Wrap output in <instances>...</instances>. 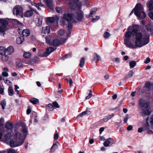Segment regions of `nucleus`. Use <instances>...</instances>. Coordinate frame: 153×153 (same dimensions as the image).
Returning <instances> with one entry per match:
<instances>
[{
  "mask_svg": "<svg viewBox=\"0 0 153 153\" xmlns=\"http://www.w3.org/2000/svg\"><path fill=\"white\" fill-rule=\"evenodd\" d=\"M21 126L22 128L21 131L23 134L19 132L15 131V133L13 134L14 140L11 139L10 140V146L11 147L20 146L22 145L24 142L28 132V129L26 125L23 123H21Z\"/></svg>",
  "mask_w": 153,
  "mask_h": 153,
  "instance_id": "1",
  "label": "nucleus"
},
{
  "mask_svg": "<svg viewBox=\"0 0 153 153\" xmlns=\"http://www.w3.org/2000/svg\"><path fill=\"white\" fill-rule=\"evenodd\" d=\"M138 30L133 29L134 30L133 35H135L136 40L135 42V46H134L133 44L131 43L128 39H124V44L126 47L134 49L137 47H141L143 46V45H141V43L143 36L141 33L138 32Z\"/></svg>",
  "mask_w": 153,
  "mask_h": 153,
  "instance_id": "2",
  "label": "nucleus"
},
{
  "mask_svg": "<svg viewBox=\"0 0 153 153\" xmlns=\"http://www.w3.org/2000/svg\"><path fill=\"white\" fill-rule=\"evenodd\" d=\"M139 108L142 110V114L143 116H148L151 114L149 108L150 107L149 103L144 100L141 99L139 100Z\"/></svg>",
  "mask_w": 153,
  "mask_h": 153,
  "instance_id": "3",
  "label": "nucleus"
},
{
  "mask_svg": "<svg viewBox=\"0 0 153 153\" xmlns=\"http://www.w3.org/2000/svg\"><path fill=\"white\" fill-rule=\"evenodd\" d=\"M64 29H59L57 32L59 35L53 41L52 45L54 46L58 47L61 45H62L66 42L67 39L65 38L61 37L59 36H62L64 34Z\"/></svg>",
  "mask_w": 153,
  "mask_h": 153,
  "instance_id": "4",
  "label": "nucleus"
},
{
  "mask_svg": "<svg viewBox=\"0 0 153 153\" xmlns=\"http://www.w3.org/2000/svg\"><path fill=\"white\" fill-rule=\"evenodd\" d=\"M134 14L139 19H143L146 16V15L143 11V5L140 3L137 4L135 7Z\"/></svg>",
  "mask_w": 153,
  "mask_h": 153,
  "instance_id": "5",
  "label": "nucleus"
},
{
  "mask_svg": "<svg viewBox=\"0 0 153 153\" xmlns=\"http://www.w3.org/2000/svg\"><path fill=\"white\" fill-rule=\"evenodd\" d=\"M13 11L14 15L22 17L23 16L22 7L19 6H16L13 9Z\"/></svg>",
  "mask_w": 153,
  "mask_h": 153,
  "instance_id": "6",
  "label": "nucleus"
},
{
  "mask_svg": "<svg viewBox=\"0 0 153 153\" xmlns=\"http://www.w3.org/2000/svg\"><path fill=\"white\" fill-rule=\"evenodd\" d=\"M150 34L147 32H145L142 39L141 45H145L148 44L150 42Z\"/></svg>",
  "mask_w": 153,
  "mask_h": 153,
  "instance_id": "7",
  "label": "nucleus"
},
{
  "mask_svg": "<svg viewBox=\"0 0 153 153\" xmlns=\"http://www.w3.org/2000/svg\"><path fill=\"white\" fill-rule=\"evenodd\" d=\"M8 22L5 19H0V29L7 28Z\"/></svg>",
  "mask_w": 153,
  "mask_h": 153,
  "instance_id": "8",
  "label": "nucleus"
},
{
  "mask_svg": "<svg viewBox=\"0 0 153 153\" xmlns=\"http://www.w3.org/2000/svg\"><path fill=\"white\" fill-rule=\"evenodd\" d=\"M114 143V141L113 138H109L105 140V142L103 143V145L106 147H108L109 145L111 143V146Z\"/></svg>",
  "mask_w": 153,
  "mask_h": 153,
  "instance_id": "9",
  "label": "nucleus"
},
{
  "mask_svg": "<svg viewBox=\"0 0 153 153\" xmlns=\"http://www.w3.org/2000/svg\"><path fill=\"white\" fill-rule=\"evenodd\" d=\"M12 136V134L10 133H8L7 134H5L3 139V141L6 143H9L10 145V140L12 139H10V138Z\"/></svg>",
  "mask_w": 153,
  "mask_h": 153,
  "instance_id": "10",
  "label": "nucleus"
},
{
  "mask_svg": "<svg viewBox=\"0 0 153 153\" xmlns=\"http://www.w3.org/2000/svg\"><path fill=\"white\" fill-rule=\"evenodd\" d=\"M91 114V111H90L86 110L85 111H83L82 112V113L79 114L76 117V119H77L79 117H82L85 115H90Z\"/></svg>",
  "mask_w": 153,
  "mask_h": 153,
  "instance_id": "11",
  "label": "nucleus"
},
{
  "mask_svg": "<svg viewBox=\"0 0 153 153\" xmlns=\"http://www.w3.org/2000/svg\"><path fill=\"white\" fill-rule=\"evenodd\" d=\"M24 38L23 36H20L16 38V42L18 44H22L24 41Z\"/></svg>",
  "mask_w": 153,
  "mask_h": 153,
  "instance_id": "12",
  "label": "nucleus"
},
{
  "mask_svg": "<svg viewBox=\"0 0 153 153\" xmlns=\"http://www.w3.org/2000/svg\"><path fill=\"white\" fill-rule=\"evenodd\" d=\"M6 52L9 54H11L14 51V49L13 47L9 46L6 49Z\"/></svg>",
  "mask_w": 153,
  "mask_h": 153,
  "instance_id": "13",
  "label": "nucleus"
},
{
  "mask_svg": "<svg viewBox=\"0 0 153 153\" xmlns=\"http://www.w3.org/2000/svg\"><path fill=\"white\" fill-rule=\"evenodd\" d=\"M59 143L58 141H56L55 143H53L51 150V152H53L55 150V149H57Z\"/></svg>",
  "mask_w": 153,
  "mask_h": 153,
  "instance_id": "14",
  "label": "nucleus"
},
{
  "mask_svg": "<svg viewBox=\"0 0 153 153\" xmlns=\"http://www.w3.org/2000/svg\"><path fill=\"white\" fill-rule=\"evenodd\" d=\"M146 4L149 10L151 11L153 10V0H151L148 1Z\"/></svg>",
  "mask_w": 153,
  "mask_h": 153,
  "instance_id": "15",
  "label": "nucleus"
},
{
  "mask_svg": "<svg viewBox=\"0 0 153 153\" xmlns=\"http://www.w3.org/2000/svg\"><path fill=\"white\" fill-rule=\"evenodd\" d=\"M129 29H127V31L126 32L125 34V37L126 38H129L132 35H133L134 32L133 31L134 30L132 29L131 31H129L128 30Z\"/></svg>",
  "mask_w": 153,
  "mask_h": 153,
  "instance_id": "16",
  "label": "nucleus"
},
{
  "mask_svg": "<svg viewBox=\"0 0 153 153\" xmlns=\"http://www.w3.org/2000/svg\"><path fill=\"white\" fill-rule=\"evenodd\" d=\"M30 33L29 29H23L22 31V34L23 36H29Z\"/></svg>",
  "mask_w": 153,
  "mask_h": 153,
  "instance_id": "17",
  "label": "nucleus"
},
{
  "mask_svg": "<svg viewBox=\"0 0 153 153\" xmlns=\"http://www.w3.org/2000/svg\"><path fill=\"white\" fill-rule=\"evenodd\" d=\"M13 123L9 122H7L6 123L5 128L8 130H10L13 128Z\"/></svg>",
  "mask_w": 153,
  "mask_h": 153,
  "instance_id": "18",
  "label": "nucleus"
},
{
  "mask_svg": "<svg viewBox=\"0 0 153 153\" xmlns=\"http://www.w3.org/2000/svg\"><path fill=\"white\" fill-rule=\"evenodd\" d=\"M13 21L14 23L18 26L19 28H23L24 27V25L22 23L18 21L16 19H14Z\"/></svg>",
  "mask_w": 153,
  "mask_h": 153,
  "instance_id": "19",
  "label": "nucleus"
},
{
  "mask_svg": "<svg viewBox=\"0 0 153 153\" xmlns=\"http://www.w3.org/2000/svg\"><path fill=\"white\" fill-rule=\"evenodd\" d=\"M33 14V11L31 10H28L24 14V16L26 17H29L31 16Z\"/></svg>",
  "mask_w": 153,
  "mask_h": 153,
  "instance_id": "20",
  "label": "nucleus"
},
{
  "mask_svg": "<svg viewBox=\"0 0 153 153\" xmlns=\"http://www.w3.org/2000/svg\"><path fill=\"white\" fill-rule=\"evenodd\" d=\"M38 56L40 57H46L48 56V48L46 49V51L43 53H40L38 54Z\"/></svg>",
  "mask_w": 153,
  "mask_h": 153,
  "instance_id": "21",
  "label": "nucleus"
},
{
  "mask_svg": "<svg viewBox=\"0 0 153 153\" xmlns=\"http://www.w3.org/2000/svg\"><path fill=\"white\" fill-rule=\"evenodd\" d=\"M16 66L17 68L21 69L23 67L22 63L21 61H18L16 62Z\"/></svg>",
  "mask_w": 153,
  "mask_h": 153,
  "instance_id": "22",
  "label": "nucleus"
},
{
  "mask_svg": "<svg viewBox=\"0 0 153 153\" xmlns=\"http://www.w3.org/2000/svg\"><path fill=\"white\" fill-rule=\"evenodd\" d=\"M48 22L51 23L55 22L56 25L58 24L57 20L54 17L48 18Z\"/></svg>",
  "mask_w": 153,
  "mask_h": 153,
  "instance_id": "23",
  "label": "nucleus"
},
{
  "mask_svg": "<svg viewBox=\"0 0 153 153\" xmlns=\"http://www.w3.org/2000/svg\"><path fill=\"white\" fill-rule=\"evenodd\" d=\"M32 5L36 7L39 10H40L41 9V8L39 7L40 6L43 7L44 6V5L42 3V2H41L40 3L38 4L34 3Z\"/></svg>",
  "mask_w": 153,
  "mask_h": 153,
  "instance_id": "24",
  "label": "nucleus"
},
{
  "mask_svg": "<svg viewBox=\"0 0 153 153\" xmlns=\"http://www.w3.org/2000/svg\"><path fill=\"white\" fill-rule=\"evenodd\" d=\"M94 54H95V55L94 56V58L92 60L93 61H95L96 60L97 61L101 60V58L99 55L96 53H95Z\"/></svg>",
  "mask_w": 153,
  "mask_h": 153,
  "instance_id": "25",
  "label": "nucleus"
},
{
  "mask_svg": "<svg viewBox=\"0 0 153 153\" xmlns=\"http://www.w3.org/2000/svg\"><path fill=\"white\" fill-rule=\"evenodd\" d=\"M8 95L10 96H12L13 94V90L11 86H9L8 88Z\"/></svg>",
  "mask_w": 153,
  "mask_h": 153,
  "instance_id": "26",
  "label": "nucleus"
},
{
  "mask_svg": "<svg viewBox=\"0 0 153 153\" xmlns=\"http://www.w3.org/2000/svg\"><path fill=\"white\" fill-rule=\"evenodd\" d=\"M130 68H133L136 65V62L134 61H130L129 63Z\"/></svg>",
  "mask_w": 153,
  "mask_h": 153,
  "instance_id": "27",
  "label": "nucleus"
},
{
  "mask_svg": "<svg viewBox=\"0 0 153 153\" xmlns=\"http://www.w3.org/2000/svg\"><path fill=\"white\" fill-rule=\"evenodd\" d=\"M31 55V54L29 52H25L23 54V56L25 58H29Z\"/></svg>",
  "mask_w": 153,
  "mask_h": 153,
  "instance_id": "28",
  "label": "nucleus"
},
{
  "mask_svg": "<svg viewBox=\"0 0 153 153\" xmlns=\"http://www.w3.org/2000/svg\"><path fill=\"white\" fill-rule=\"evenodd\" d=\"M30 101L33 104L35 105L38 103L39 100L38 99L36 98H33L32 99L30 100Z\"/></svg>",
  "mask_w": 153,
  "mask_h": 153,
  "instance_id": "29",
  "label": "nucleus"
},
{
  "mask_svg": "<svg viewBox=\"0 0 153 153\" xmlns=\"http://www.w3.org/2000/svg\"><path fill=\"white\" fill-rule=\"evenodd\" d=\"M140 28V26L136 24H133L131 26H130L128 29H137Z\"/></svg>",
  "mask_w": 153,
  "mask_h": 153,
  "instance_id": "30",
  "label": "nucleus"
},
{
  "mask_svg": "<svg viewBox=\"0 0 153 153\" xmlns=\"http://www.w3.org/2000/svg\"><path fill=\"white\" fill-rule=\"evenodd\" d=\"M85 59L84 58L82 57L81 58L80 61V63L79 64V66L81 68H82L85 64Z\"/></svg>",
  "mask_w": 153,
  "mask_h": 153,
  "instance_id": "31",
  "label": "nucleus"
},
{
  "mask_svg": "<svg viewBox=\"0 0 153 153\" xmlns=\"http://www.w3.org/2000/svg\"><path fill=\"white\" fill-rule=\"evenodd\" d=\"M71 56H72V53H69L66 54L65 55H64L62 58L63 59H66L67 58H70V57H71Z\"/></svg>",
  "mask_w": 153,
  "mask_h": 153,
  "instance_id": "32",
  "label": "nucleus"
},
{
  "mask_svg": "<svg viewBox=\"0 0 153 153\" xmlns=\"http://www.w3.org/2000/svg\"><path fill=\"white\" fill-rule=\"evenodd\" d=\"M1 105V108L2 109H4L6 106V102L4 100H2L0 103Z\"/></svg>",
  "mask_w": 153,
  "mask_h": 153,
  "instance_id": "33",
  "label": "nucleus"
},
{
  "mask_svg": "<svg viewBox=\"0 0 153 153\" xmlns=\"http://www.w3.org/2000/svg\"><path fill=\"white\" fill-rule=\"evenodd\" d=\"M42 19L41 18H38L37 19V21L36 23V25L37 26H41L42 24Z\"/></svg>",
  "mask_w": 153,
  "mask_h": 153,
  "instance_id": "34",
  "label": "nucleus"
},
{
  "mask_svg": "<svg viewBox=\"0 0 153 153\" xmlns=\"http://www.w3.org/2000/svg\"><path fill=\"white\" fill-rule=\"evenodd\" d=\"M8 56L7 55L4 54L2 55L1 56V59L4 62H6L8 60Z\"/></svg>",
  "mask_w": 153,
  "mask_h": 153,
  "instance_id": "35",
  "label": "nucleus"
},
{
  "mask_svg": "<svg viewBox=\"0 0 153 153\" xmlns=\"http://www.w3.org/2000/svg\"><path fill=\"white\" fill-rule=\"evenodd\" d=\"M52 1V0H50L49 1H48V7L51 10H53V7Z\"/></svg>",
  "mask_w": 153,
  "mask_h": 153,
  "instance_id": "36",
  "label": "nucleus"
},
{
  "mask_svg": "<svg viewBox=\"0 0 153 153\" xmlns=\"http://www.w3.org/2000/svg\"><path fill=\"white\" fill-rule=\"evenodd\" d=\"M97 9L96 8H93L92 9L90 12V16H91L92 15L95 13L97 11Z\"/></svg>",
  "mask_w": 153,
  "mask_h": 153,
  "instance_id": "37",
  "label": "nucleus"
},
{
  "mask_svg": "<svg viewBox=\"0 0 153 153\" xmlns=\"http://www.w3.org/2000/svg\"><path fill=\"white\" fill-rule=\"evenodd\" d=\"M5 49L3 47H0V54L2 55L5 53Z\"/></svg>",
  "mask_w": 153,
  "mask_h": 153,
  "instance_id": "38",
  "label": "nucleus"
},
{
  "mask_svg": "<svg viewBox=\"0 0 153 153\" xmlns=\"http://www.w3.org/2000/svg\"><path fill=\"white\" fill-rule=\"evenodd\" d=\"M110 36V33L107 31H105L103 35V36L105 38H107L109 37Z\"/></svg>",
  "mask_w": 153,
  "mask_h": 153,
  "instance_id": "39",
  "label": "nucleus"
},
{
  "mask_svg": "<svg viewBox=\"0 0 153 153\" xmlns=\"http://www.w3.org/2000/svg\"><path fill=\"white\" fill-rule=\"evenodd\" d=\"M56 49V48H54L52 47H48V55L52 52L53 51Z\"/></svg>",
  "mask_w": 153,
  "mask_h": 153,
  "instance_id": "40",
  "label": "nucleus"
},
{
  "mask_svg": "<svg viewBox=\"0 0 153 153\" xmlns=\"http://www.w3.org/2000/svg\"><path fill=\"white\" fill-rule=\"evenodd\" d=\"M53 108L55 107L56 108H59V106L57 103V102L55 101L53 102Z\"/></svg>",
  "mask_w": 153,
  "mask_h": 153,
  "instance_id": "41",
  "label": "nucleus"
},
{
  "mask_svg": "<svg viewBox=\"0 0 153 153\" xmlns=\"http://www.w3.org/2000/svg\"><path fill=\"white\" fill-rule=\"evenodd\" d=\"M100 19V16H97L95 17V18H94L92 19V20H91V21L94 22H95L97 21L99 19Z\"/></svg>",
  "mask_w": 153,
  "mask_h": 153,
  "instance_id": "42",
  "label": "nucleus"
},
{
  "mask_svg": "<svg viewBox=\"0 0 153 153\" xmlns=\"http://www.w3.org/2000/svg\"><path fill=\"white\" fill-rule=\"evenodd\" d=\"M134 74V72L132 70H131L129 71L128 74V78H130Z\"/></svg>",
  "mask_w": 153,
  "mask_h": 153,
  "instance_id": "43",
  "label": "nucleus"
},
{
  "mask_svg": "<svg viewBox=\"0 0 153 153\" xmlns=\"http://www.w3.org/2000/svg\"><path fill=\"white\" fill-rule=\"evenodd\" d=\"M7 29H0V34L1 35L4 36L5 34Z\"/></svg>",
  "mask_w": 153,
  "mask_h": 153,
  "instance_id": "44",
  "label": "nucleus"
},
{
  "mask_svg": "<svg viewBox=\"0 0 153 153\" xmlns=\"http://www.w3.org/2000/svg\"><path fill=\"white\" fill-rule=\"evenodd\" d=\"M146 29H153V23L149 24L146 26Z\"/></svg>",
  "mask_w": 153,
  "mask_h": 153,
  "instance_id": "45",
  "label": "nucleus"
},
{
  "mask_svg": "<svg viewBox=\"0 0 153 153\" xmlns=\"http://www.w3.org/2000/svg\"><path fill=\"white\" fill-rule=\"evenodd\" d=\"M6 151L7 153H16V151L12 149H8Z\"/></svg>",
  "mask_w": 153,
  "mask_h": 153,
  "instance_id": "46",
  "label": "nucleus"
},
{
  "mask_svg": "<svg viewBox=\"0 0 153 153\" xmlns=\"http://www.w3.org/2000/svg\"><path fill=\"white\" fill-rule=\"evenodd\" d=\"M151 85L150 82H146L145 84V87L146 88L149 89Z\"/></svg>",
  "mask_w": 153,
  "mask_h": 153,
  "instance_id": "47",
  "label": "nucleus"
},
{
  "mask_svg": "<svg viewBox=\"0 0 153 153\" xmlns=\"http://www.w3.org/2000/svg\"><path fill=\"white\" fill-rule=\"evenodd\" d=\"M56 9V11L58 13H60L62 12V8L60 7H57Z\"/></svg>",
  "mask_w": 153,
  "mask_h": 153,
  "instance_id": "48",
  "label": "nucleus"
},
{
  "mask_svg": "<svg viewBox=\"0 0 153 153\" xmlns=\"http://www.w3.org/2000/svg\"><path fill=\"white\" fill-rule=\"evenodd\" d=\"M53 108V105L51 103L48 104V109H50V111H52Z\"/></svg>",
  "mask_w": 153,
  "mask_h": 153,
  "instance_id": "49",
  "label": "nucleus"
},
{
  "mask_svg": "<svg viewBox=\"0 0 153 153\" xmlns=\"http://www.w3.org/2000/svg\"><path fill=\"white\" fill-rule=\"evenodd\" d=\"M59 137V134L58 133H55L54 136V139L55 140H57Z\"/></svg>",
  "mask_w": 153,
  "mask_h": 153,
  "instance_id": "50",
  "label": "nucleus"
},
{
  "mask_svg": "<svg viewBox=\"0 0 153 153\" xmlns=\"http://www.w3.org/2000/svg\"><path fill=\"white\" fill-rule=\"evenodd\" d=\"M150 122L151 125H153V114L151 115L150 118Z\"/></svg>",
  "mask_w": 153,
  "mask_h": 153,
  "instance_id": "51",
  "label": "nucleus"
},
{
  "mask_svg": "<svg viewBox=\"0 0 153 153\" xmlns=\"http://www.w3.org/2000/svg\"><path fill=\"white\" fill-rule=\"evenodd\" d=\"M150 59L149 57H147L146 59L144 61V62L145 64H147L150 62Z\"/></svg>",
  "mask_w": 153,
  "mask_h": 153,
  "instance_id": "52",
  "label": "nucleus"
},
{
  "mask_svg": "<svg viewBox=\"0 0 153 153\" xmlns=\"http://www.w3.org/2000/svg\"><path fill=\"white\" fill-rule=\"evenodd\" d=\"M4 88L3 87L0 88V94L1 95H4Z\"/></svg>",
  "mask_w": 153,
  "mask_h": 153,
  "instance_id": "53",
  "label": "nucleus"
},
{
  "mask_svg": "<svg viewBox=\"0 0 153 153\" xmlns=\"http://www.w3.org/2000/svg\"><path fill=\"white\" fill-rule=\"evenodd\" d=\"M149 16L152 19H153V12H150L148 14Z\"/></svg>",
  "mask_w": 153,
  "mask_h": 153,
  "instance_id": "54",
  "label": "nucleus"
},
{
  "mask_svg": "<svg viewBox=\"0 0 153 153\" xmlns=\"http://www.w3.org/2000/svg\"><path fill=\"white\" fill-rule=\"evenodd\" d=\"M121 105V104L117 107L116 108H114V110H116L117 111H119L120 109Z\"/></svg>",
  "mask_w": 153,
  "mask_h": 153,
  "instance_id": "55",
  "label": "nucleus"
},
{
  "mask_svg": "<svg viewBox=\"0 0 153 153\" xmlns=\"http://www.w3.org/2000/svg\"><path fill=\"white\" fill-rule=\"evenodd\" d=\"M42 33L48 34V29H42Z\"/></svg>",
  "mask_w": 153,
  "mask_h": 153,
  "instance_id": "56",
  "label": "nucleus"
},
{
  "mask_svg": "<svg viewBox=\"0 0 153 153\" xmlns=\"http://www.w3.org/2000/svg\"><path fill=\"white\" fill-rule=\"evenodd\" d=\"M149 117L146 120V126L147 128L149 126V123L148 122Z\"/></svg>",
  "mask_w": 153,
  "mask_h": 153,
  "instance_id": "57",
  "label": "nucleus"
},
{
  "mask_svg": "<svg viewBox=\"0 0 153 153\" xmlns=\"http://www.w3.org/2000/svg\"><path fill=\"white\" fill-rule=\"evenodd\" d=\"M41 2H42L45 4L47 6L48 5V0H40Z\"/></svg>",
  "mask_w": 153,
  "mask_h": 153,
  "instance_id": "58",
  "label": "nucleus"
},
{
  "mask_svg": "<svg viewBox=\"0 0 153 153\" xmlns=\"http://www.w3.org/2000/svg\"><path fill=\"white\" fill-rule=\"evenodd\" d=\"M2 75L4 76H8V74L6 72H3L2 73Z\"/></svg>",
  "mask_w": 153,
  "mask_h": 153,
  "instance_id": "59",
  "label": "nucleus"
},
{
  "mask_svg": "<svg viewBox=\"0 0 153 153\" xmlns=\"http://www.w3.org/2000/svg\"><path fill=\"white\" fill-rule=\"evenodd\" d=\"M68 32L67 33V36H69L71 35L72 29H68Z\"/></svg>",
  "mask_w": 153,
  "mask_h": 153,
  "instance_id": "60",
  "label": "nucleus"
},
{
  "mask_svg": "<svg viewBox=\"0 0 153 153\" xmlns=\"http://www.w3.org/2000/svg\"><path fill=\"white\" fill-rule=\"evenodd\" d=\"M133 126L131 125H129L127 127V129L128 131H130L132 129Z\"/></svg>",
  "mask_w": 153,
  "mask_h": 153,
  "instance_id": "61",
  "label": "nucleus"
},
{
  "mask_svg": "<svg viewBox=\"0 0 153 153\" xmlns=\"http://www.w3.org/2000/svg\"><path fill=\"white\" fill-rule=\"evenodd\" d=\"M67 27L68 29H71L73 28V27L72 24L71 23H69Z\"/></svg>",
  "mask_w": 153,
  "mask_h": 153,
  "instance_id": "62",
  "label": "nucleus"
},
{
  "mask_svg": "<svg viewBox=\"0 0 153 153\" xmlns=\"http://www.w3.org/2000/svg\"><path fill=\"white\" fill-rule=\"evenodd\" d=\"M104 127H101L99 129V132H100V134H101L102 132L104 131Z\"/></svg>",
  "mask_w": 153,
  "mask_h": 153,
  "instance_id": "63",
  "label": "nucleus"
},
{
  "mask_svg": "<svg viewBox=\"0 0 153 153\" xmlns=\"http://www.w3.org/2000/svg\"><path fill=\"white\" fill-rule=\"evenodd\" d=\"M148 31L150 32V34L151 35H153V29H147Z\"/></svg>",
  "mask_w": 153,
  "mask_h": 153,
  "instance_id": "64",
  "label": "nucleus"
}]
</instances>
